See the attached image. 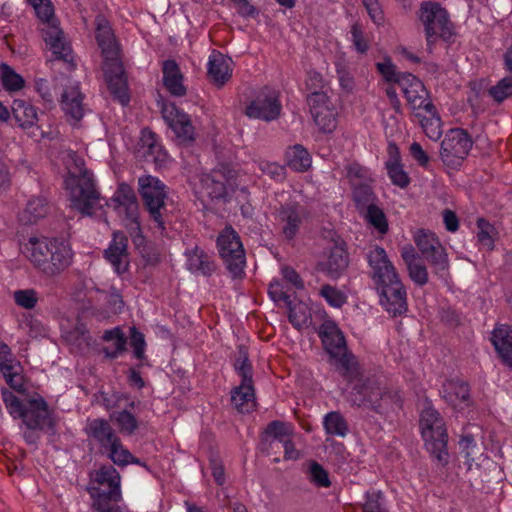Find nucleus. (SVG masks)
Instances as JSON below:
<instances>
[{
    "label": "nucleus",
    "instance_id": "obj_1",
    "mask_svg": "<svg viewBox=\"0 0 512 512\" xmlns=\"http://www.w3.org/2000/svg\"><path fill=\"white\" fill-rule=\"evenodd\" d=\"M324 350L329 355V362L348 382L359 380L360 366L354 354L348 350L343 332L332 320H325L318 330Z\"/></svg>",
    "mask_w": 512,
    "mask_h": 512
},
{
    "label": "nucleus",
    "instance_id": "obj_2",
    "mask_svg": "<svg viewBox=\"0 0 512 512\" xmlns=\"http://www.w3.org/2000/svg\"><path fill=\"white\" fill-rule=\"evenodd\" d=\"M23 253L35 267L48 276L61 273L72 261L70 247L55 238L31 237L24 245Z\"/></svg>",
    "mask_w": 512,
    "mask_h": 512
},
{
    "label": "nucleus",
    "instance_id": "obj_3",
    "mask_svg": "<svg viewBox=\"0 0 512 512\" xmlns=\"http://www.w3.org/2000/svg\"><path fill=\"white\" fill-rule=\"evenodd\" d=\"M420 429L425 446L442 465L448 462V434L444 419L428 400L420 413Z\"/></svg>",
    "mask_w": 512,
    "mask_h": 512
},
{
    "label": "nucleus",
    "instance_id": "obj_4",
    "mask_svg": "<svg viewBox=\"0 0 512 512\" xmlns=\"http://www.w3.org/2000/svg\"><path fill=\"white\" fill-rule=\"evenodd\" d=\"M30 4L43 23L41 28L42 38L55 55V58L67 63L72 62L71 48L65 42L64 33L54 18V7L51 0L34 1Z\"/></svg>",
    "mask_w": 512,
    "mask_h": 512
},
{
    "label": "nucleus",
    "instance_id": "obj_5",
    "mask_svg": "<svg viewBox=\"0 0 512 512\" xmlns=\"http://www.w3.org/2000/svg\"><path fill=\"white\" fill-rule=\"evenodd\" d=\"M65 184L70 190L71 207L81 214L91 215L95 210L103 208L92 174L86 169L80 171L79 175L69 173Z\"/></svg>",
    "mask_w": 512,
    "mask_h": 512
},
{
    "label": "nucleus",
    "instance_id": "obj_6",
    "mask_svg": "<svg viewBox=\"0 0 512 512\" xmlns=\"http://www.w3.org/2000/svg\"><path fill=\"white\" fill-rule=\"evenodd\" d=\"M139 194L143 205L149 214L150 220L155 227L164 231L168 220L165 199L167 198V187L157 177L145 175L138 179Z\"/></svg>",
    "mask_w": 512,
    "mask_h": 512
},
{
    "label": "nucleus",
    "instance_id": "obj_7",
    "mask_svg": "<svg viewBox=\"0 0 512 512\" xmlns=\"http://www.w3.org/2000/svg\"><path fill=\"white\" fill-rule=\"evenodd\" d=\"M87 491L92 506H103L106 501H121V476L111 464L101 465L90 473Z\"/></svg>",
    "mask_w": 512,
    "mask_h": 512
},
{
    "label": "nucleus",
    "instance_id": "obj_8",
    "mask_svg": "<svg viewBox=\"0 0 512 512\" xmlns=\"http://www.w3.org/2000/svg\"><path fill=\"white\" fill-rule=\"evenodd\" d=\"M344 170L351 187L355 207L360 213H363L365 208L375 204L378 200L372 187L374 179L369 170L357 162L347 163Z\"/></svg>",
    "mask_w": 512,
    "mask_h": 512
},
{
    "label": "nucleus",
    "instance_id": "obj_9",
    "mask_svg": "<svg viewBox=\"0 0 512 512\" xmlns=\"http://www.w3.org/2000/svg\"><path fill=\"white\" fill-rule=\"evenodd\" d=\"M418 16L424 25L428 46L432 45L438 37L449 40L452 36V23L448 18L447 11L439 3L423 2Z\"/></svg>",
    "mask_w": 512,
    "mask_h": 512
},
{
    "label": "nucleus",
    "instance_id": "obj_10",
    "mask_svg": "<svg viewBox=\"0 0 512 512\" xmlns=\"http://www.w3.org/2000/svg\"><path fill=\"white\" fill-rule=\"evenodd\" d=\"M418 16L424 25L428 46L432 45L438 37L449 40L452 36V23L448 18L447 11L439 3L423 2Z\"/></svg>",
    "mask_w": 512,
    "mask_h": 512
},
{
    "label": "nucleus",
    "instance_id": "obj_11",
    "mask_svg": "<svg viewBox=\"0 0 512 512\" xmlns=\"http://www.w3.org/2000/svg\"><path fill=\"white\" fill-rule=\"evenodd\" d=\"M418 16L424 25L428 46L432 45L438 37L449 40L452 36V23L448 18L447 11L439 3L423 2Z\"/></svg>",
    "mask_w": 512,
    "mask_h": 512
},
{
    "label": "nucleus",
    "instance_id": "obj_12",
    "mask_svg": "<svg viewBox=\"0 0 512 512\" xmlns=\"http://www.w3.org/2000/svg\"><path fill=\"white\" fill-rule=\"evenodd\" d=\"M418 16L424 25L428 46L432 45L438 37L449 40L452 36V23L448 18L447 11L439 3L423 2Z\"/></svg>",
    "mask_w": 512,
    "mask_h": 512
},
{
    "label": "nucleus",
    "instance_id": "obj_13",
    "mask_svg": "<svg viewBox=\"0 0 512 512\" xmlns=\"http://www.w3.org/2000/svg\"><path fill=\"white\" fill-rule=\"evenodd\" d=\"M217 247L228 271L234 278L244 274L245 252L238 233L226 227L217 238Z\"/></svg>",
    "mask_w": 512,
    "mask_h": 512
},
{
    "label": "nucleus",
    "instance_id": "obj_14",
    "mask_svg": "<svg viewBox=\"0 0 512 512\" xmlns=\"http://www.w3.org/2000/svg\"><path fill=\"white\" fill-rule=\"evenodd\" d=\"M472 148V140L461 128L450 129L441 142L440 158L444 165L452 169L461 166Z\"/></svg>",
    "mask_w": 512,
    "mask_h": 512
},
{
    "label": "nucleus",
    "instance_id": "obj_15",
    "mask_svg": "<svg viewBox=\"0 0 512 512\" xmlns=\"http://www.w3.org/2000/svg\"><path fill=\"white\" fill-rule=\"evenodd\" d=\"M307 101L314 123L323 133H331L337 127V110L324 91H312Z\"/></svg>",
    "mask_w": 512,
    "mask_h": 512
},
{
    "label": "nucleus",
    "instance_id": "obj_16",
    "mask_svg": "<svg viewBox=\"0 0 512 512\" xmlns=\"http://www.w3.org/2000/svg\"><path fill=\"white\" fill-rule=\"evenodd\" d=\"M414 241L423 257L434 267L436 273L448 268V259L444 247L434 233L419 230Z\"/></svg>",
    "mask_w": 512,
    "mask_h": 512
},
{
    "label": "nucleus",
    "instance_id": "obj_17",
    "mask_svg": "<svg viewBox=\"0 0 512 512\" xmlns=\"http://www.w3.org/2000/svg\"><path fill=\"white\" fill-rule=\"evenodd\" d=\"M281 108L277 93L265 88L246 107L245 113L250 118L270 122L279 117Z\"/></svg>",
    "mask_w": 512,
    "mask_h": 512
},
{
    "label": "nucleus",
    "instance_id": "obj_18",
    "mask_svg": "<svg viewBox=\"0 0 512 512\" xmlns=\"http://www.w3.org/2000/svg\"><path fill=\"white\" fill-rule=\"evenodd\" d=\"M236 177V171L228 164H219L210 173L201 176V186L206 194L213 199L224 198L227 185Z\"/></svg>",
    "mask_w": 512,
    "mask_h": 512
},
{
    "label": "nucleus",
    "instance_id": "obj_19",
    "mask_svg": "<svg viewBox=\"0 0 512 512\" xmlns=\"http://www.w3.org/2000/svg\"><path fill=\"white\" fill-rule=\"evenodd\" d=\"M398 85L413 111L424 109L427 113H432L434 105L427 99L428 93L418 78L411 73H403Z\"/></svg>",
    "mask_w": 512,
    "mask_h": 512
},
{
    "label": "nucleus",
    "instance_id": "obj_20",
    "mask_svg": "<svg viewBox=\"0 0 512 512\" xmlns=\"http://www.w3.org/2000/svg\"><path fill=\"white\" fill-rule=\"evenodd\" d=\"M382 392L383 389L377 381L368 379L353 387L349 401L358 407L370 409L376 413L382 414V409L385 406L381 402Z\"/></svg>",
    "mask_w": 512,
    "mask_h": 512
},
{
    "label": "nucleus",
    "instance_id": "obj_21",
    "mask_svg": "<svg viewBox=\"0 0 512 512\" xmlns=\"http://www.w3.org/2000/svg\"><path fill=\"white\" fill-rule=\"evenodd\" d=\"M377 289L381 304L390 314L397 316L407 311L406 290L399 278Z\"/></svg>",
    "mask_w": 512,
    "mask_h": 512
},
{
    "label": "nucleus",
    "instance_id": "obj_22",
    "mask_svg": "<svg viewBox=\"0 0 512 512\" xmlns=\"http://www.w3.org/2000/svg\"><path fill=\"white\" fill-rule=\"evenodd\" d=\"M162 115L178 139L183 142L194 139V128L188 114L179 110L174 104H166L162 109Z\"/></svg>",
    "mask_w": 512,
    "mask_h": 512
},
{
    "label": "nucleus",
    "instance_id": "obj_23",
    "mask_svg": "<svg viewBox=\"0 0 512 512\" xmlns=\"http://www.w3.org/2000/svg\"><path fill=\"white\" fill-rule=\"evenodd\" d=\"M20 418L29 430L51 428L53 421L43 398L30 399Z\"/></svg>",
    "mask_w": 512,
    "mask_h": 512
},
{
    "label": "nucleus",
    "instance_id": "obj_24",
    "mask_svg": "<svg viewBox=\"0 0 512 512\" xmlns=\"http://www.w3.org/2000/svg\"><path fill=\"white\" fill-rule=\"evenodd\" d=\"M115 272L123 274L129 267L128 238L123 232H114L112 241L104 252Z\"/></svg>",
    "mask_w": 512,
    "mask_h": 512
},
{
    "label": "nucleus",
    "instance_id": "obj_25",
    "mask_svg": "<svg viewBox=\"0 0 512 512\" xmlns=\"http://www.w3.org/2000/svg\"><path fill=\"white\" fill-rule=\"evenodd\" d=\"M306 215L305 207L298 203L286 204L279 208L277 217L286 239L292 240L297 235Z\"/></svg>",
    "mask_w": 512,
    "mask_h": 512
},
{
    "label": "nucleus",
    "instance_id": "obj_26",
    "mask_svg": "<svg viewBox=\"0 0 512 512\" xmlns=\"http://www.w3.org/2000/svg\"><path fill=\"white\" fill-rule=\"evenodd\" d=\"M138 156L145 162L152 163L155 166H162L168 158L167 153L158 143L157 135L148 129H143L141 132Z\"/></svg>",
    "mask_w": 512,
    "mask_h": 512
},
{
    "label": "nucleus",
    "instance_id": "obj_27",
    "mask_svg": "<svg viewBox=\"0 0 512 512\" xmlns=\"http://www.w3.org/2000/svg\"><path fill=\"white\" fill-rule=\"evenodd\" d=\"M84 431L87 437L103 451L119 439L115 429L110 422L104 418L87 420Z\"/></svg>",
    "mask_w": 512,
    "mask_h": 512
},
{
    "label": "nucleus",
    "instance_id": "obj_28",
    "mask_svg": "<svg viewBox=\"0 0 512 512\" xmlns=\"http://www.w3.org/2000/svg\"><path fill=\"white\" fill-rule=\"evenodd\" d=\"M108 89L114 100L118 101L122 106H126L130 102L128 94V85L122 63L117 69L114 66L103 67Z\"/></svg>",
    "mask_w": 512,
    "mask_h": 512
},
{
    "label": "nucleus",
    "instance_id": "obj_29",
    "mask_svg": "<svg viewBox=\"0 0 512 512\" xmlns=\"http://www.w3.org/2000/svg\"><path fill=\"white\" fill-rule=\"evenodd\" d=\"M348 265L347 251L342 246L335 245L330 249L327 258L318 263L317 268L330 278L337 279L348 268Z\"/></svg>",
    "mask_w": 512,
    "mask_h": 512
},
{
    "label": "nucleus",
    "instance_id": "obj_30",
    "mask_svg": "<svg viewBox=\"0 0 512 512\" xmlns=\"http://www.w3.org/2000/svg\"><path fill=\"white\" fill-rule=\"evenodd\" d=\"M61 106L69 120L77 123L84 116L83 94L78 85L67 86L61 97Z\"/></svg>",
    "mask_w": 512,
    "mask_h": 512
},
{
    "label": "nucleus",
    "instance_id": "obj_31",
    "mask_svg": "<svg viewBox=\"0 0 512 512\" xmlns=\"http://www.w3.org/2000/svg\"><path fill=\"white\" fill-rule=\"evenodd\" d=\"M231 59L213 51L209 56L207 75L216 86L222 87L231 78Z\"/></svg>",
    "mask_w": 512,
    "mask_h": 512
},
{
    "label": "nucleus",
    "instance_id": "obj_32",
    "mask_svg": "<svg viewBox=\"0 0 512 512\" xmlns=\"http://www.w3.org/2000/svg\"><path fill=\"white\" fill-rule=\"evenodd\" d=\"M163 83L166 89L176 97L186 94V87L183 84V74L176 61L168 59L163 62Z\"/></svg>",
    "mask_w": 512,
    "mask_h": 512
},
{
    "label": "nucleus",
    "instance_id": "obj_33",
    "mask_svg": "<svg viewBox=\"0 0 512 512\" xmlns=\"http://www.w3.org/2000/svg\"><path fill=\"white\" fill-rule=\"evenodd\" d=\"M441 393L445 401L454 408L469 405L470 392L466 383L449 380L443 384Z\"/></svg>",
    "mask_w": 512,
    "mask_h": 512
},
{
    "label": "nucleus",
    "instance_id": "obj_34",
    "mask_svg": "<svg viewBox=\"0 0 512 512\" xmlns=\"http://www.w3.org/2000/svg\"><path fill=\"white\" fill-rule=\"evenodd\" d=\"M491 342L502 360L512 367V327L501 325L495 328Z\"/></svg>",
    "mask_w": 512,
    "mask_h": 512
},
{
    "label": "nucleus",
    "instance_id": "obj_35",
    "mask_svg": "<svg viewBox=\"0 0 512 512\" xmlns=\"http://www.w3.org/2000/svg\"><path fill=\"white\" fill-rule=\"evenodd\" d=\"M292 433L293 429L290 424L281 421H272L265 429V450H276V446H280L287 441L292 436Z\"/></svg>",
    "mask_w": 512,
    "mask_h": 512
},
{
    "label": "nucleus",
    "instance_id": "obj_36",
    "mask_svg": "<svg viewBox=\"0 0 512 512\" xmlns=\"http://www.w3.org/2000/svg\"><path fill=\"white\" fill-rule=\"evenodd\" d=\"M231 402L239 412H250L255 406L253 380L241 381L232 391Z\"/></svg>",
    "mask_w": 512,
    "mask_h": 512
},
{
    "label": "nucleus",
    "instance_id": "obj_37",
    "mask_svg": "<svg viewBox=\"0 0 512 512\" xmlns=\"http://www.w3.org/2000/svg\"><path fill=\"white\" fill-rule=\"evenodd\" d=\"M388 151L390 154V160L386 162L388 176L394 185L405 188L409 185L410 178L400 164V155L397 145L390 143Z\"/></svg>",
    "mask_w": 512,
    "mask_h": 512
},
{
    "label": "nucleus",
    "instance_id": "obj_38",
    "mask_svg": "<svg viewBox=\"0 0 512 512\" xmlns=\"http://www.w3.org/2000/svg\"><path fill=\"white\" fill-rule=\"evenodd\" d=\"M187 268L203 276H210L215 271V263L211 257L198 247L186 252Z\"/></svg>",
    "mask_w": 512,
    "mask_h": 512
},
{
    "label": "nucleus",
    "instance_id": "obj_39",
    "mask_svg": "<svg viewBox=\"0 0 512 512\" xmlns=\"http://www.w3.org/2000/svg\"><path fill=\"white\" fill-rule=\"evenodd\" d=\"M50 211V205L44 197H35L28 201L25 209L20 213L19 220L22 224H34L46 217Z\"/></svg>",
    "mask_w": 512,
    "mask_h": 512
},
{
    "label": "nucleus",
    "instance_id": "obj_40",
    "mask_svg": "<svg viewBox=\"0 0 512 512\" xmlns=\"http://www.w3.org/2000/svg\"><path fill=\"white\" fill-rule=\"evenodd\" d=\"M285 156L287 166L294 171L304 172L311 167V156L300 144L289 147Z\"/></svg>",
    "mask_w": 512,
    "mask_h": 512
},
{
    "label": "nucleus",
    "instance_id": "obj_41",
    "mask_svg": "<svg viewBox=\"0 0 512 512\" xmlns=\"http://www.w3.org/2000/svg\"><path fill=\"white\" fill-rule=\"evenodd\" d=\"M12 114L16 122L23 128L32 127L38 120L35 107L21 99H15L12 104Z\"/></svg>",
    "mask_w": 512,
    "mask_h": 512
},
{
    "label": "nucleus",
    "instance_id": "obj_42",
    "mask_svg": "<svg viewBox=\"0 0 512 512\" xmlns=\"http://www.w3.org/2000/svg\"><path fill=\"white\" fill-rule=\"evenodd\" d=\"M113 202H117L119 206H124L129 218L135 219L137 212V199L134 190L126 183H121L115 192Z\"/></svg>",
    "mask_w": 512,
    "mask_h": 512
},
{
    "label": "nucleus",
    "instance_id": "obj_43",
    "mask_svg": "<svg viewBox=\"0 0 512 512\" xmlns=\"http://www.w3.org/2000/svg\"><path fill=\"white\" fill-rule=\"evenodd\" d=\"M0 81L8 92H17L25 85L23 77L6 63L0 65Z\"/></svg>",
    "mask_w": 512,
    "mask_h": 512
},
{
    "label": "nucleus",
    "instance_id": "obj_44",
    "mask_svg": "<svg viewBox=\"0 0 512 512\" xmlns=\"http://www.w3.org/2000/svg\"><path fill=\"white\" fill-rule=\"evenodd\" d=\"M20 362L9 365L0 364V372L3 374L6 383L15 391L22 392L24 388V377L21 374Z\"/></svg>",
    "mask_w": 512,
    "mask_h": 512
},
{
    "label": "nucleus",
    "instance_id": "obj_45",
    "mask_svg": "<svg viewBox=\"0 0 512 512\" xmlns=\"http://www.w3.org/2000/svg\"><path fill=\"white\" fill-rule=\"evenodd\" d=\"M286 306L289 309V321L295 328L301 329L309 325L311 314L304 303L298 302L293 304L291 301Z\"/></svg>",
    "mask_w": 512,
    "mask_h": 512
},
{
    "label": "nucleus",
    "instance_id": "obj_46",
    "mask_svg": "<svg viewBox=\"0 0 512 512\" xmlns=\"http://www.w3.org/2000/svg\"><path fill=\"white\" fill-rule=\"evenodd\" d=\"M323 424L327 434L345 437L348 433V424L339 412H329Z\"/></svg>",
    "mask_w": 512,
    "mask_h": 512
},
{
    "label": "nucleus",
    "instance_id": "obj_47",
    "mask_svg": "<svg viewBox=\"0 0 512 512\" xmlns=\"http://www.w3.org/2000/svg\"><path fill=\"white\" fill-rule=\"evenodd\" d=\"M110 418L117 424L119 431L124 435L130 436L134 434L139 427L136 417L127 409L114 412L111 414Z\"/></svg>",
    "mask_w": 512,
    "mask_h": 512
},
{
    "label": "nucleus",
    "instance_id": "obj_48",
    "mask_svg": "<svg viewBox=\"0 0 512 512\" xmlns=\"http://www.w3.org/2000/svg\"><path fill=\"white\" fill-rule=\"evenodd\" d=\"M365 219L366 221L380 234H386L388 231V221L385 213L379 208L376 203L365 208Z\"/></svg>",
    "mask_w": 512,
    "mask_h": 512
},
{
    "label": "nucleus",
    "instance_id": "obj_49",
    "mask_svg": "<svg viewBox=\"0 0 512 512\" xmlns=\"http://www.w3.org/2000/svg\"><path fill=\"white\" fill-rule=\"evenodd\" d=\"M104 452L115 465L120 467L127 466L133 460V455L123 446L120 438Z\"/></svg>",
    "mask_w": 512,
    "mask_h": 512
},
{
    "label": "nucleus",
    "instance_id": "obj_50",
    "mask_svg": "<svg viewBox=\"0 0 512 512\" xmlns=\"http://www.w3.org/2000/svg\"><path fill=\"white\" fill-rule=\"evenodd\" d=\"M98 45L101 49L102 56L104 59L103 67L114 66L118 69L119 64L121 62L119 59V48L115 41V37H113L112 39L103 41V42L99 43Z\"/></svg>",
    "mask_w": 512,
    "mask_h": 512
},
{
    "label": "nucleus",
    "instance_id": "obj_51",
    "mask_svg": "<svg viewBox=\"0 0 512 512\" xmlns=\"http://www.w3.org/2000/svg\"><path fill=\"white\" fill-rule=\"evenodd\" d=\"M319 295L334 308H341L347 302L346 294L337 287L325 284L321 287Z\"/></svg>",
    "mask_w": 512,
    "mask_h": 512
},
{
    "label": "nucleus",
    "instance_id": "obj_52",
    "mask_svg": "<svg viewBox=\"0 0 512 512\" xmlns=\"http://www.w3.org/2000/svg\"><path fill=\"white\" fill-rule=\"evenodd\" d=\"M234 368L241 376L242 381L252 380V365L249 362L248 351L244 346L238 347Z\"/></svg>",
    "mask_w": 512,
    "mask_h": 512
},
{
    "label": "nucleus",
    "instance_id": "obj_53",
    "mask_svg": "<svg viewBox=\"0 0 512 512\" xmlns=\"http://www.w3.org/2000/svg\"><path fill=\"white\" fill-rule=\"evenodd\" d=\"M429 117H422L420 120L421 127L423 128L427 137L431 140H438L442 135L441 119L436 115L435 109L429 113Z\"/></svg>",
    "mask_w": 512,
    "mask_h": 512
},
{
    "label": "nucleus",
    "instance_id": "obj_54",
    "mask_svg": "<svg viewBox=\"0 0 512 512\" xmlns=\"http://www.w3.org/2000/svg\"><path fill=\"white\" fill-rule=\"evenodd\" d=\"M489 95L498 103L503 102L508 97L512 96V77H504L497 82L496 85L492 86L489 91Z\"/></svg>",
    "mask_w": 512,
    "mask_h": 512
},
{
    "label": "nucleus",
    "instance_id": "obj_55",
    "mask_svg": "<svg viewBox=\"0 0 512 512\" xmlns=\"http://www.w3.org/2000/svg\"><path fill=\"white\" fill-rule=\"evenodd\" d=\"M2 398L6 405V408L9 410V413L14 417H21L24 413V409L27 405H24L22 401L14 395L11 391L6 388L2 389Z\"/></svg>",
    "mask_w": 512,
    "mask_h": 512
},
{
    "label": "nucleus",
    "instance_id": "obj_56",
    "mask_svg": "<svg viewBox=\"0 0 512 512\" xmlns=\"http://www.w3.org/2000/svg\"><path fill=\"white\" fill-rule=\"evenodd\" d=\"M309 480L319 487L331 485L328 472L316 461H312L309 465Z\"/></svg>",
    "mask_w": 512,
    "mask_h": 512
},
{
    "label": "nucleus",
    "instance_id": "obj_57",
    "mask_svg": "<svg viewBox=\"0 0 512 512\" xmlns=\"http://www.w3.org/2000/svg\"><path fill=\"white\" fill-rule=\"evenodd\" d=\"M398 278L399 276L391 262L381 267L379 272H372V279L377 288L389 284Z\"/></svg>",
    "mask_w": 512,
    "mask_h": 512
},
{
    "label": "nucleus",
    "instance_id": "obj_58",
    "mask_svg": "<svg viewBox=\"0 0 512 512\" xmlns=\"http://www.w3.org/2000/svg\"><path fill=\"white\" fill-rule=\"evenodd\" d=\"M368 263L372 269V272L380 271L381 267L390 263L386 251L384 248L376 246L371 249L367 254Z\"/></svg>",
    "mask_w": 512,
    "mask_h": 512
},
{
    "label": "nucleus",
    "instance_id": "obj_59",
    "mask_svg": "<svg viewBox=\"0 0 512 512\" xmlns=\"http://www.w3.org/2000/svg\"><path fill=\"white\" fill-rule=\"evenodd\" d=\"M15 303L25 309H33L38 301L37 292L34 289L17 290L14 292Z\"/></svg>",
    "mask_w": 512,
    "mask_h": 512
},
{
    "label": "nucleus",
    "instance_id": "obj_60",
    "mask_svg": "<svg viewBox=\"0 0 512 512\" xmlns=\"http://www.w3.org/2000/svg\"><path fill=\"white\" fill-rule=\"evenodd\" d=\"M363 512H386L383 494L380 491H369L366 493Z\"/></svg>",
    "mask_w": 512,
    "mask_h": 512
},
{
    "label": "nucleus",
    "instance_id": "obj_61",
    "mask_svg": "<svg viewBox=\"0 0 512 512\" xmlns=\"http://www.w3.org/2000/svg\"><path fill=\"white\" fill-rule=\"evenodd\" d=\"M259 169L271 179L276 181H283L285 179V167L275 162L260 161L258 163Z\"/></svg>",
    "mask_w": 512,
    "mask_h": 512
},
{
    "label": "nucleus",
    "instance_id": "obj_62",
    "mask_svg": "<svg viewBox=\"0 0 512 512\" xmlns=\"http://www.w3.org/2000/svg\"><path fill=\"white\" fill-rule=\"evenodd\" d=\"M381 402L385 405L382 409V414L389 411H394L401 408L402 406V398L397 391L392 392L383 390L381 395Z\"/></svg>",
    "mask_w": 512,
    "mask_h": 512
},
{
    "label": "nucleus",
    "instance_id": "obj_63",
    "mask_svg": "<svg viewBox=\"0 0 512 512\" xmlns=\"http://www.w3.org/2000/svg\"><path fill=\"white\" fill-rule=\"evenodd\" d=\"M409 276L417 285L424 286L428 283V272L425 265L419 260L407 267Z\"/></svg>",
    "mask_w": 512,
    "mask_h": 512
},
{
    "label": "nucleus",
    "instance_id": "obj_64",
    "mask_svg": "<svg viewBox=\"0 0 512 512\" xmlns=\"http://www.w3.org/2000/svg\"><path fill=\"white\" fill-rule=\"evenodd\" d=\"M497 229L482 219V248H486L491 251L494 248V242L498 239Z\"/></svg>",
    "mask_w": 512,
    "mask_h": 512
}]
</instances>
